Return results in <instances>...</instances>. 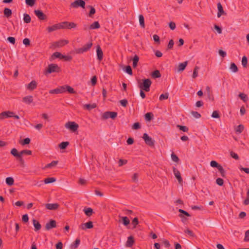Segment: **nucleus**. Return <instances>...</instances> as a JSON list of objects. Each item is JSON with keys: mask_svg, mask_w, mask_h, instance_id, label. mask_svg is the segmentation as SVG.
<instances>
[{"mask_svg": "<svg viewBox=\"0 0 249 249\" xmlns=\"http://www.w3.org/2000/svg\"><path fill=\"white\" fill-rule=\"evenodd\" d=\"M69 144V142H61L59 145V147L61 149H65L67 146Z\"/></svg>", "mask_w": 249, "mask_h": 249, "instance_id": "4c0bfd02", "label": "nucleus"}, {"mask_svg": "<svg viewBox=\"0 0 249 249\" xmlns=\"http://www.w3.org/2000/svg\"><path fill=\"white\" fill-rule=\"evenodd\" d=\"M199 69V68L197 66H196L194 68L193 73L192 75L193 78L195 79L196 77H197L198 75V70Z\"/></svg>", "mask_w": 249, "mask_h": 249, "instance_id": "c756f323", "label": "nucleus"}, {"mask_svg": "<svg viewBox=\"0 0 249 249\" xmlns=\"http://www.w3.org/2000/svg\"><path fill=\"white\" fill-rule=\"evenodd\" d=\"M171 158L172 160L176 162H178L179 161V159L178 156L173 153L171 154Z\"/></svg>", "mask_w": 249, "mask_h": 249, "instance_id": "6e6d98bb", "label": "nucleus"}, {"mask_svg": "<svg viewBox=\"0 0 249 249\" xmlns=\"http://www.w3.org/2000/svg\"><path fill=\"white\" fill-rule=\"evenodd\" d=\"M117 116V113L116 112L106 111L104 112L102 116L103 119L106 120L108 118L112 119H115Z\"/></svg>", "mask_w": 249, "mask_h": 249, "instance_id": "20e7f679", "label": "nucleus"}, {"mask_svg": "<svg viewBox=\"0 0 249 249\" xmlns=\"http://www.w3.org/2000/svg\"><path fill=\"white\" fill-rule=\"evenodd\" d=\"M89 7L90 8V10L89 13V16L91 17H92V15L95 13V9L94 7H93L91 6H89Z\"/></svg>", "mask_w": 249, "mask_h": 249, "instance_id": "bf43d9fd", "label": "nucleus"}, {"mask_svg": "<svg viewBox=\"0 0 249 249\" xmlns=\"http://www.w3.org/2000/svg\"><path fill=\"white\" fill-rule=\"evenodd\" d=\"M173 172H174V175L177 178L179 183H181L182 181V179L179 171L178 169H177L176 168L174 167L173 168Z\"/></svg>", "mask_w": 249, "mask_h": 249, "instance_id": "f3484780", "label": "nucleus"}, {"mask_svg": "<svg viewBox=\"0 0 249 249\" xmlns=\"http://www.w3.org/2000/svg\"><path fill=\"white\" fill-rule=\"evenodd\" d=\"M22 101L26 104H30L33 102V97L31 95L26 96L23 98Z\"/></svg>", "mask_w": 249, "mask_h": 249, "instance_id": "a211bd4d", "label": "nucleus"}, {"mask_svg": "<svg viewBox=\"0 0 249 249\" xmlns=\"http://www.w3.org/2000/svg\"><path fill=\"white\" fill-rule=\"evenodd\" d=\"M217 17L220 18L222 15H223L224 14V11L223 10L222 6L220 2H218L217 3Z\"/></svg>", "mask_w": 249, "mask_h": 249, "instance_id": "412c9836", "label": "nucleus"}, {"mask_svg": "<svg viewBox=\"0 0 249 249\" xmlns=\"http://www.w3.org/2000/svg\"><path fill=\"white\" fill-rule=\"evenodd\" d=\"M218 171L220 172L221 176L222 177L225 176V171L222 166H219V168L218 169Z\"/></svg>", "mask_w": 249, "mask_h": 249, "instance_id": "69168bd1", "label": "nucleus"}, {"mask_svg": "<svg viewBox=\"0 0 249 249\" xmlns=\"http://www.w3.org/2000/svg\"><path fill=\"white\" fill-rule=\"evenodd\" d=\"M85 2L83 0H75L70 4V7L77 8L79 7L83 8H85Z\"/></svg>", "mask_w": 249, "mask_h": 249, "instance_id": "7ed1b4c3", "label": "nucleus"}, {"mask_svg": "<svg viewBox=\"0 0 249 249\" xmlns=\"http://www.w3.org/2000/svg\"><path fill=\"white\" fill-rule=\"evenodd\" d=\"M141 127V126H140V124L139 123H135L133 124V126H132V128L133 129H138L139 128H140Z\"/></svg>", "mask_w": 249, "mask_h": 249, "instance_id": "774afa93", "label": "nucleus"}, {"mask_svg": "<svg viewBox=\"0 0 249 249\" xmlns=\"http://www.w3.org/2000/svg\"><path fill=\"white\" fill-rule=\"evenodd\" d=\"M69 43V41L65 39H61L57 41L53 42L50 46L51 49H55L64 46Z\"/></svg>", "mask_w": 249, "mask_h": 249, "instance_id": "f03ea898", "label": "nucleus"}, {"mask_svg": "<svg viewBox=\"0 0 249 249\" xmlns=\"http://www.w3.org/2000/svg\"><path fill=\"white\" fill-rule=\"evenodd\" d=\"M139 58L138 55H135L133 59V66L134 68L137 67Z\"/></svg>", "mask_w": 249, "mask_h": 249, "instance_id": "58836bf2", "label": "nucleus"}, {"mask_svg": "<svg viewBox=\"0 0 249 249\" xmlns=\"http://www.w3.org/2000/svg\"><path fill=\"white\" fill-rule=\"evenodd\" d=\"M3 13H4V16L8 18H9L11 15H12V11L11 9H10L9 8H5L4 9V11H3Z\"/></svg>", "mask_w": 249, "mask_h": 249, "instance_id": "a878e982", "label": "nucleus"}, {"mask_svg": "<svg viewBox=\"0 0 249 249\" xmlns=\"http://www.w3.org/2000/svg\"><path fill=\"white\" fill-rule=\"evenodd\" d=\"M31 18L30 15L25 13L23 14V21L26 23H29L31 22Z\"/></svg>", "mask_w": 249, "mask_h": 249, "instance_id": "bb28decb", "label": "nucleus"}, {"mask_svg": "<svg viewBox=\"0 0 249 249\" xmlns=\"http://www.w3.org/2000/svg\"><path fill=\"white\" fill-rule=\"evenodd\" d=\"M57 163H58V161L53 160L52 162H51L50 163L47 164L45 166L44 168H51L53 167L56 166L57 165Z\"/></svg>", "mask_w": 249, "mask_h": 249, "instance_id": "72a5a7b5", "label": "nucleus"}, {"mask_svg": "<svg viewBox=\"0 0 249 249\" xmlns=\"http://www.w3.org/2000/svg\"><path fill=\"white\" fill-rule=\"evenodd\" d=\"M244 126L242 124H240L238 125L235 129L236 133L238 134L242 133L244 130Z\"/></svg>", "mask_w": 249, "mask_h": 249, "instance_id": "c9c22d12", "label": "nucleus"}, {"mask_svg": "<svg viewBox=\"0 0 249 249\" xmlns=\"http://www.w3.org/2000/svg\"><path fill=\"white\" fill-rule=\"evenodd\" d=\"M37 83L35 80H32L29 84L26 85L27 89L29 90H33L37 87Z\"/></svg>", "mask_w": 249, "mask_h": 249, "instance_id": "f8f14e48", "label": "nucleus"}, {"mask_svg": "<svg viewBox=\"0 0 249 249\" xmlns=\"http://www.w3.org/2000/svg\"><path fill=\"white\" fill-rule=\"evenodd\" d=\"M65 27L63 26L62 23L56 24L51 26H49L47 28L48 33H51L53 31H56L60 29H64Z\"/></svg>", "mask_w": 249, "mask_h": 249, "instance_id": "39448f33", "label": "nucleus"}, {"mask_svg": "<svg viewBox=\"0 0 249 249\" xmlns=\"http://www.w3.org/2000/svg\"><path fill=\"white\" fill-rule=\"evenodd\" d=\"M169 94L168 93H166L165 94H162L160 96L159 99L160 101L166 100L168 98Z\"/></svg>", "mask_w": 249, "mask_h": 249, "instance_id": "a18cd8bd", "label": "nucleus"}, {"mask_svg": "<svg viewBox=\"0 0 249 249\" xmlns=\"http://www.w3.org/2000/svg\"><path fill=\"white\" fill-rule=\"evenodd\" d=\"M56 226V222L54 220H51L49 222L46 223L45 227L46 230H49Z\"/></svg>", "mask_w": 249, "mask_h": 249, "instance_id": "dca6fc26", "label": "nucleus"}, {"mask_svg": "<svg viewBox=\"0 0 249 249\" xmlns=\"http://www.w3.org/2000/svg\"><path fill=\"white\" fill-rule=\"evenodd\" d=\"M35 14L40 20H44L46 19V15L39 10H35L34 11Z\"/></svg>", "mask_w": 249, "mask_h": 249, "instance_id": "ddd939ff", "label": "nucleus"}, {"mask_svg": "<svg viewBox=\"0 0 249 249\" xmlns=\"http://www.w3.org/2000/svg\"><path fill=\"white\" fill-rule=\"evenodd\" d=\"M145 143L149 146H152L154 144V141L149 137L147 133H144L142 136Z\"/></svg>", "mask_w": 249, "mask_h": 249, "instance_id": "0eeeda50", "label": "nucleus"}, {"mask_svg": "<svg viewBox=\"0 0 249 249\" xmlns=\"http://www.w3.org/2000/svg\"><path fill=\"white\" fill-rule=\"evenodd\" d=\"M36 0H25L26 4L31 7L34 5Z\"/></svg>", "mask_w": 249, "mask_h": 249, "instance_id": "49530a36", "label": "nucleus"}, {"mask_svg": "<svg viewBox=\"0 0 249 249\" xmlns=\"http://www.w3.org/2000/svg\"><path fill=\"white\" fill-rule=\"evenodd\" d=\"M239 96L244 102H246L248 99L247 95L244 93H240Z\"/></svg>", "mask_w": 249, "mask_h": 249, "instance_id": "864d4df0", "label": "nucleus"}, {"mask_svg": "<svg viewBox=\"0 0 249 249\" xmlns=\"http://www.w3.org/2000/svg\"><path fill=\"white\" fill-rule=\"evenodd\" d=\"M55 181V178H48L44 179V182L45 184L53 183Z\"/></svg>", "mask_w": 249, "mask_h": 249, "instance_id": "a19ab883", "label": "nucleus"}, {"mask_svg": "<svg viewBox=\"0 0 249 249\" xmlns=\"http://www.w3.org/2000/svg\"><path fill=\"white\" fill-rule=\"evenodd\" d=\"M84 107L88 110H90L95 108L96 107V105L94 103L92 104H85L84 105Z\"/></svg>", "mask_w": 249, "mask_h": 249, "instance_id": "473e14b6", "label": "nucleus"}, {"mask_svg": "<svg viewBox=\"0 0 249 249\" xmlns=\"http://www.w3.org/2000/svg\"><path fill=\"white\" fill-rule=\"evenodd\" d=\"M58 203H47L45 205V207L49 210H56L59 208Z\"/></svg>", "mask_w": 249, "mask_h": 249, "instance_id": "4468645a", "label": "nucleus"}, {"mask_svg": "<svg viewBox=\"0 0 249 249\" xmlns=\"http://www.w3.org/2000/svg\"><path fill=\"white\" fill-rule=\"evenodd\" d=\"M139 224L138 219L137 217L133 218L132 221V224L133 226V228H135L137 225Z\"/></svg>", "mask_w": 249, "mask_h": 249, "instance_id": "603ef678", "label": "nucleus"}, {"mask_svg": "<svg viewBox=\"0 0 249 249\" xmlns=\"http://www.w3.org/2000/svg\"><path fill=\"white\" fill-rule=\"evenodd\" d=\"M188 64V62L185 61L183 63H179L178 66V71H184L186 67Z\"/></svg>", "mask_w": 249, "mask_h": 249, "instance_id": "4be33fe9", "label": "nucleus"}, {"mask_svg": "<svg viewBox=\"0 0 249 249\" xmlns=\"http://www.w3.org/2000/svg\"><path fill=\"white\" fill-rule=\"evenodd\" d=\"M80 243V241L79 239H76L73 243V244L72 245V248L73 249L77 248L78 246L79 245Z\"/></svg>", "mask_w": 249, "mask_h": 249, "instance_id": "3c124183", "label": "nucleus"}, {"mask_svg": "<svg viewBox=\"0 0 249 249\" xmlns=\"http://www.w3.org/2000/svg\"><path fill=\"white\" fill-rule=\"evenodd\" d=\"M153 115L151 112H148L145 115V119L146 121H150L152 120Z\"/></svg>", "mask_w": 249, "mask_h": 249, "instance_id": "79ce46f5", "label": "nucleus"}, {"mask_svg": "<svg viewBox=\"0 0 249 249\" xmlns=\"http://www.w3.org/2000/svg\"><path fill=\"white\" fill-rule=\"evenodd\" d=\"M11 154L13 155L14 157H16L17 158H20V152L18 153V150L16 148H13L12 149L11 151Z\"/></svg>", "mask_w": 249, "mask_h": 249, "instance_id": "c85d7f7f", "label": "nucleus"}, {"mask_svg": "<svg viewBox=\"0 0 249 249\" xmlns=\"http://www.w3.org/2000/svg\"><path fill=\"white\" fill-rule=\"evenodd\" d=\"M139 87L141 89H142L145 91H149L150 90V87L151 85V81L149 79H144L142 80V82H139Z\"/></svg>", "mask_w": 249, "mask_h": 249, "instance_id": "f257e3e1", "label": "nucleus"}, {"mask_svg": "<svg viewBox=\"0 0 249 249\" xmlns=\"http://www.w3.org/2000/svg\"><path fill=\"white\" fill-rule=\"evenodd\" d=\"M248 63V59L246 56H244L242 59V65L244 67H246Z\"/></svg>", "mask_w": 249, "mask_h": 249, "instance_id": "09e8293b", "label": "nucleus"}, {"mask_svg": "<svg viewBox=\"0 0 249 249\" xmlns=\"http://www.w3.org/2000/svg\"><path fill=\"white\" fill-rule=\"evenodd\" d=\"M33 223L34 226L35 227V231H37L41 229V225L40 224L39 222L38 221H37L36 220L34 219L33 220Z\"/></svg>", "mask_w": 249, "mask_h": 249, "instance_id": "5701e85b", "label": "nucleus"}, {"mask_svg": "<svg viewBox=\"0 0 249 249\" xmlns=\"http://www.w3.org/2000/svg\"><path fill=\"white\" fill-rule=\"evenodd\" d=\"M31 155L32 151L29 150H23L20 152V158H21L23 155Z\"/></svg>", "mask_w": 249, "mask_h": 249, "instance_id": "f704fd0d", "label": "nucleus"}, {"mask_svg": "<svg viewBox=\"0 0 249 249\" xmlns=\"http://www.w3.org/2000/svg\"><path fill=\"white\" fill-rule=\"evenodd\" d=\"M84 211L85 214L88 216H90L93 213V210L90 208H88L87 209H84Z\"/></svg>", "mask_w": 249, "mask_h": 249, "instance_id": "37998d69", "label": "nucleus"}, {"mask_svg": "<svg viewBox=\"0 0 249 249\" xmlns=\"http://www.w3.org/2000/svg\"><path fill=\"white\" fill-rule=\"evenodd\" d=\"M139 22H140V26L142 28H144L145 24H144V19L143 16L142 15H140L139 16Z\"/></svg>", "mask_w": 249, "mask_h": 249, "instance_id": "2f4dec72", "label": "nucleus"}, {"mask_svg": "<svg viewBox=\"0 0 249 249\" xmlns=\"http://www.w3.org/2000/svg\"><path fill=\"white\" fill-rule=\"evenodd\" d=\"M77 53H83L84 52H86V49H84L83 47L78 48L75 51Z\"/></svg>", "mask_w": 249, "mask_h": 249, "instance_id": "0e129e2a", "label": "nucleus"}, {"mask_svg": "<svg viewBox=\"0 0 249 249\" xmlns=\"http://www.w3.org/2000/svg\"><path fill=\"white\" fill-rule=\"evenodd\" d=\"M119 217L121 219L120 222H121L124 226H127L129 224L130 220L127 216H119Z\"/></svg>", "mask_w": 249, "mask_h": 249, "instance_id": "6ab92c4d", "label": "nucleus"}, {"mask_svg": "<svg viewBox=\"0 0 249 249\" xmlns=\"http://www.w3.org/2000/svg\"><path fill=\"white\" fill-rule=\"evenodd\" d=\"M134 242L133 238L132 236L128 237L126 243V246L127 247H131L134 243Z\"/></svg>", "mask_w": 249, "mask_h": 249, "instance_id": "393cba45", "label": "nucleus"}, {"mask_svg": "<svg viewBox=\"0 0 249 249\" xmlns=\"http://www.w3.org/2000/svg\"><path fill=\"white\" fill-rule=\"evenodd\" d=\"M65 127L74 132L77 130L78 125L74 122H69L66 124Z\"/></svg>", "mask_w": 249, "mask_h": 249, "instance_id": "6e6552de", "label": "nucleus"}, {"mask_svg": "<svg viewBox=\"0 0 249 249\" xmlns=\"http://www.w3.org/2000/svg\"><path fill=\"white\" fill-rule=\"evenodd\" d=\"M64 89H65V92L66 91H67L68 92H69L70 93H74L75 92L74 89L70 86L65 85Z\"/></svg>", "mask_w": 249, "mask_h": 249, "instance_id": "cd10ccee", "label": "nucleus"}, {"mask_svg": "<svg viewBox=\"0 0 249 249\" xmlns=\"http://www.w3.org/2000/svg\"><path fill=\"white\" fill-rule=\"evenodd\" d=\"M97 57L98 60L101 61L103 58V53L100 46L98 45L96 47Z\"/></svg>", "mask_w": 249, "mask_h": 249, "instance_id": "2eb2a0df", "label": "nucleus"}, {"mask_svg": "<svg viewBox=\"0 0 249 249\" xmlns=\"http://www.w3.org/2000/svg\"><path fill=\"white\" fill-rule=\"evenodd\" d=\"M210 165L212 167H216L217 169L219 168V166H221L220 164H218L216 161H215L214 160L211 161L210 162Z\"/></svg>", "mask_w": 249, "mask_h": 249, "instance_id": "de8ad7c7", "label": "nucleus"}, {"mask_svg": "<svg viewBox=\"0 0 249 249\" xmlns=\"http://www.w3.org/2000/svg\"><path fill=\"white\" fill-rule=\"evenodd\" d=\"M191 113L192 115L196 119L199 118L201 117L200 114L197 111H192Z\"/></svg>", "mask_w": 249, "mask_h": 249, "instance_id": "13d9d810", "label": "nucleus"}, {"mask_svg": "<svg viewBox=\"0 0 249 249\" xmlns=\"http://www.w3.org/2000/svg\"><path fill=\"white\" fill-rule=\"evenodd\" d=\"M151 75L154 78H159L161 76V74L160 72V71L158 70H156L154 71L152 73Z\"/></svg>", "mask_w": 249, "mask_h": 249, "instance_id": "e433bc0d", "label": "nucleus"}, {"mask_svg": "<svg viewBox=\"0 0 249 249\" xmlns=\"http://www.w3.org/2000/svg\"><path fill=\"white\" fill-rule=\"evenodd\" d=\"M6 183L8 185L11 186L14 184V180L12 177H7L5 180Z\"/></svg>", "mask_w": 249, "mask_h": 249, "instance_id": "7c9ffc66", "label": "nucleus"}, {"mask_svg": "<svg viewBox=\"0 0 249 249\" xmlns=\"http://www.w3.org/2000/svg\"><path fill=\"white\" fill-rule=\"evenodd\" d=\"M63 25V24H67V26H65V28H68V29H72L76 27V24L74 23V22H68L67 21H64L61 23Z\"/></svg>", "mask_w": 249, "mask_h": 249, "instance_id": "aec40b11", "label": "nucleus"}, {"mask_svg": "<svg viewBox=\"0 0 249 249\" xmlns=\"http://www.w3.org/2000/svg\"><path fill=\"white\" fill-rule=\"evenodd\" d=\"M178 127L183 132H187L188 130V128L186 126L178 125Z\"/></svg>", "mask_w": 249, "mask_h": 249, "instance_id": "e2e57ef3", "label": "nucleus"}, {"mask_svg": "<svg viewBox=\"0 0 249 249\" xmlns=\"http://www.w3.org/2000/svg\"><path fill=\"white\" fill-rule=\"evenodd\" d=\"M100 27V25L98 21H94L92 24H91L89 28L91 30H94L99 29Z\"/></svg>", "mask_w": 249, "mask_h": 249, "instance_id": "b1692460", "label": "nucleus"}, {"mask_svg": "<svg viewBox=\"0 0 249 249\" xmlns=\"http://www.w3.org/2000/svg\"><path fill=\"white\" fill-rule=\"evenodd\" d=\"M174 44V42L173 40L171 39L169 41L168 46H167L168 49H172L173 47Z\"/></svg>", "mask_w": 249, "mask_h": 249, "instance_id": "680f3d73", "label": "nucleus"}, {"mask_svg": "<svg viewBox=\"0 0 249 249\" xmlns=\"http://www.w3.org/2000/svg\"><path fill=\"white\" fill-rule=\"evenodd\" d=\"M212 117L214 118H219L220 117L218 112L217 111H213Z\"/></svg>", "mask_w": 249, "mask_h": 249, "instance_id": "052dcab7", "label": "nucleus"}, {"mask_svg": "<svg viewBox=\"0 0 249 249\" xmlns=\"http://www.w3.org/2000/svg\"><path fill=\"white\" fill-rule=\"evenodd\" d=\"M125 71L126 73H127L129 75L132 74V69L130 66H127L125 67Z\"/></svg>", "mask_w": 249, "mask_h": 249, "instance_id": "5fc2aeb1", "label": "nucleus"}, {"mask_svg": "<svg viewBox=\"0 0 249 249\" xmlns=\"http://www.w3.org/2000/svg\"><path fill=\"white\" fill-rule=\"evenodd\" d=\"M65 92L64 86H60L58 88L50 90L49 93L50 94H59Z\"/></svg>", "mask_w": 249, "mask_h": 249, "instance_id": "9d476101", "label": "nucleus"}, {"mask_svg": "<svg viewBox=\"0 0 249 249\" xmlns=\"http://www.w3.org/2000/svg\"><path fill=\"white\" fill-rule=\"evenodd\" d=\"M244 240L245 242H249V230L246 231Z\"/></svg>", "mask_w": 249, "mask_h": 249, "instance_id": "4d7b16f0", "label": "nucleus"}, {"mask_svg": "<svg viewBox=\"0 0 249 249\" xmlns=\"http://www.w3.org/2000/svg\"><path fill=\"white\" fill-rule=\"evenodd\" d=\"M60 71V68L55 64H51L48 66L47 72L51 73L54 72H58Z\"/></svg>", "mask_w": 249, "mask_h": 249, "instance_id": "423d86ee", "label": "nucleus"}, {"mask_svg": "<svg viewBox=\"0 0 249 249\" xmlns=\"http://www.w3.org/2000/svg\"><path fill=\"white\" fill-rule=\"evenodd\" d=\"M216 182L219 186L223 185V180L221 178H217L216 180Z\"/></svg>", "mask_w": 249, "mask_h": 249, "instance_id": "338daca9", "label": "nucleus"}, {"mask_svg": "<svg viewBox=\"0 0 249 249\" xmlns=\"http://www.w3.org/2000/svg\"><path fill=\"white\" fill-rule=\"evenodd\" d=\"M230 69L233 72H236L238 71V68L234 63L231 64Z\"/></svg>", "mask_w": 249, "mask_h": 249, "instance_id": "ea45409f", "label": "nucleus"}, {"mask_svg": "<svg viewBox=\"0 0 249 249\" xmlns=\"http://www.w3.org/2000/svg\"><path fill=\"white\" fill-rule=\"evenodd\" d=\"M93 223L91 221H89L88 222L81 224L79 226V228L82 230H85L87 229H91L93 228Z\"/></svg>", "mask_w": 249, "mask_h": 249, "instance_id": "9b49d317", "label": "nucleus"}, {"mask_svg": "<svg viewBox=\"0 0 249 249\" xmlns=\"http://www.w3.org/2000/svg\"><path fill=\"white\" fill-rule=\"evenodd\" d=\"M92 46V43L91 42H89L88 43H87L86 44H85L83 47V48L84 49H86V52H87L91 48Z\"/></svg>", "mask_w": 249, "mask_h": 249, "instance_id": "c03bdc74", "label": "nucleus"}, {"mask_svg": "<svg viewBox=\"0 0 249 249\" xmlns=\"http://www.w3.org/2000/svg\"><path fill=\"white\" fill-rule=\"evenodd\" d=\"M14 113L10 111H3L0 113V119L3 120L5 118H11L13 116Z\"/></svg>", "mask_w": 249, "mask_h": 249, "instance_id": "1a4fd4ad", "label": "nucleus"}, {"mask_svg": "<svg viewBox=\"0 0 249 249\" xmlns=\"http://www.w3.org/2000/svg\"><path fill=\"white\" fill-rule=\"evenodd\" d=\"M162 245L166 248H169L171 245L169 241L166 239H163L162 241Z\"/></svg>", "mask_w": 249, "mask_h": 249, "instance_id": "8fccbe9b", "label": "nucleus"}]
</instances>
